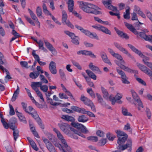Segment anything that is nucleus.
Wrapping results in <instances>:
<instances>
[{
  "mask_svg": "<svg viewBox=\"0 0 152 152\" xmlns=\"http://www.w3.org/2000/svg\"><path fill=\"white\" fill-rule=\"evenodd\" d=\"M122 113L125 116H132V115L130 113L128 112L127 110L124 107H122Z\"/></svg>",
  "mask_w": 152,
  "mask_h": 152,
  "instance_id": "nucleus-35",
  "label": "nucleus"
},
{
  "mask_svg": "<svg viewBox=\"0 0 152 152\" xmlns=\"http://www.w3.org/2000/svg\"><path fill=\"white\" fill-rule=\"evenodd\" d=\"M107 142V139L106 138H102L99 140L97 143V145L99 146H104Z\"/></svg>",
  "mask_w": 152,
  "mask_h": 152,
  "instance_id": "nucleus-31",
  "label": "nucleus"
},
{
  "mask_svg": "<svg viewBox=\"0 0 152 152\" xmlns=\"http://www.w3.org/2000/svg\"><path fill=\"white\" fill-rule=\"evenodd\" d=\"M73 80L77 86L81 90H83V88L81 84L79 82H77L76 80V79L75 78L73 79Z\"/></svg>",
  "mask_w": 152,
  "mask_h": 152,
  "instance_id": "nucleus-53",
  "label": "nucleus"
},
{
  "mask_svg": "<svg viewBox=\"0 0 152 152\" xmlns=\"http://www.w3.org/2000/svg\"><path fill=\"white\" fill-rule=\"evenodd\" d=\"M78 3L80 8L87 13L95 15L102 14L101 12L98 10H101V9L96 5L83 1H78Z\"/></svg>",
  "mask_w": 152,
  "mask_h": 152,
  "instance_id": "nucleus-1",
  "label": "nucleus"
},
{
  "mask_svg": "<svg viewBox=\"0 0 152 152\" xmlns=\"http://www.w3.org/2000/svg\"><path fill=\"white\" fill-rule=\"evenodd\" d=\"M106 137L110 141H113L115 137V135L113 134H110V132H108L106 134Z\"/></svg>",
  "mask_w": 152,
  "mask_h": 152,
  "instance_id": "nucleus-41",
  "label": "nucleus"
},
{
  "mask_svg": "<svg viewBox=\"0 0 152 152\" xmlns=\"http://www.w3.org/2000/svg\"><path fill=\"white\" fill-rule=\"evenodd\" d=\"M124 23L125 26L128 29L136 35H139L140 37L145 39L146 41H152V39H150L149 36L146 35L144 32H143L142 31L140 32L138 31L132 24L126 22H124Z\"/></svg>",
  "mask_w": 152,
  "mask_h": 152,
  "instance_id": "nucleus-4",
  "label": "nucleus"
},
{
  "mask_svg": "<svg viewBox=\"0 0 152 152\" xmlns=\"http://www.w3.org/2000/svg\"><path fill=\"white\" fill-rule=\"evenodd\" d=\"M42 85V83L41 82H33L31 86L32 89L37 93L39 91L37 87H40Z\"/></svg>",
  "mask_w": 152,
  "mask_h": 152,
  "instance_id": "nucleus-20",
  "label": "nucleus"
},
{
  "mask_svg": "<svg viewBox=\"0 0 152 152\" xmlns=\"http://www.w3.org/2000/svg\"><path fill=\"white\" fill-rule=\"evenodd\" d=\"M88 140L94 142H96L98 140V137L96 136H91L87 138Z\"/></svg>",
  "mask_w": 152,
  "mask_h": 152,
  "instance_id": "nucleus-38",
  "label": "nucleus"
},
{
  "mask_svg": "<svg viewBox=\"0 0 152 152\" xmlns=\"http://www.w3.org/2000/svg\"><path fill=\"white\" fill-rule=\"evenodd\" d=\"M80 100L83 102L86 105L91 107V110L93 112H96L95 106L92 101L87 97L84 96L83 95H82L80 98Z\"/></svg>",
  "mask_w": 152,
  "mask_h": 152,
  "instance_id": "nucleus-7",
  "label": "nucleus"
},
{
  "mask_svg": "<svg viewBox=\"0 0 152 152\" xmlns=\"http://www.w3.org/2000/svg\"><path fill=\"white\" fill-rule=\"evenodd\" d=\"M30 143L31 147L34 150L36 151L38 150V148L37 147L36 144L33 140L30 141Z\"/></svg>",
  "mask_w": 152,
  "mask_h": 152,
  "instance_id": "nucleus-42",
  "label": "nucleus"
},
{
  "mask_svg": "<svg viewBox=\"0 0 152 152\" xmlns=\"http://www.w3.org/2000/svg\"><path fill=\"white\" fill-rule=\"evenodd\" d=\"M86 72L89 76V77H90L94 80H96V76L91 71L89 70H86Z\"/></svg>",
  "mask_w": 152,
  "mask_h": 152,
  "instance_id": "nucleus-30",
  "label": "nucleus"
},
{
  "mask_svg": "<svg viewBox=\"0 0 152 152\" xmlns=\"http://www.w3.org/2000/svg\"><path fill=\"white\" fill-rule=\"evenodd\" d=\"M40 89L43 91V92H47L48 90V87L46 85L41 86H40Z\"/></svg>",
  "mask_w": 152,
  "mask_h": 152,
  "instance_id": "nucleus-56",
  "label": "nucleus"
},
{
  "mask_svg": "<svg viewBox=\"0 0 152 152\" xmlns=\"http://www.w3.org/2000/svg\"><path fill=\"white\" fill-rule=\"evenodd\" d=\"M20 64L22 67H24L27 69H28L29 67H31L30 66H28V63L26 61H21L20 62Z\"/></svg>",
  "mask_w": 152,
  "mask_h": 152,
  "instance_id": "nucleus-43",
  "label": "nucleus"
},
{
  "mask_svg": "<svg viewBox=\"0 0 152 152\" xmlns=\"http://www.w3.org/2000/svg\"><path fill=\"white\" fill-rule=\"evenodd\" d=\"M116 133L117 134V136L119 137H122L127 135L124 132L120 130H117L116 132Z\"/></svg>",
  "mask_w": 152,
  "mask_h": 152,
  "instance_id": "nucleus-48",
  "label": "nucleus"
},
{
  "mask_svg": "<svg viewBox=\"0 0 152 152\" xmlns=\"http://www.w3.org/2000/svg\"><path fill=\"white\" fill-rule=\"evenodd\" d=\"M115 63L120 66V68L124 70L125 71L127 72H128L132 73H135L136 74H138V71L137 70H133L129 68L127 66H126L123 65V63H121L120 64H119V62L117 60H115Z\"/></svg>",
  "mask_w": 152,
  "mask_h": 152,
  "instance_id": "nucleus-14",
  "label": "nucleus"
},
{
  "mask_svg": "<svg viewBox=\"0 0 152 152\" xmlns=\"http://www.w3.org/2000/svg\"><path fill=\"white\" fill-rule=\"evenodd\" d=\"M96 95L98 102L103 106H106L107 105L105 102L104 101L102 96L98 93H96Z\"/></svg>",
  "mask_w": 152,
  "mask_h": 152,
  "instance_id": "nucleus-23",
  "label": "nucleus"
},
{
  "mask_svg": "<svg viewBox=\"0 0 152 152\" xmlns=\"http://www.w3.org/2000/svg\"><path fill=\"white\" fill-rule=\"evenodd\" d=\"M121 61V63L123 64H125V62L123 60V58L118 53H116L113 56Z\"/></svg>",
  "mask_w": 152,
  "mask_h": 152,
  "instance_id": "nucleus-37",
  "label": "nucleus"
},
{
  "mask_svg": "<svg viewBox=\"0 0 152 152\" xmlns=\"http://www.w3.org/2000/svg\"><path fill=\"white\" fill-rule=\"evenodd\" d=\"M136 64L137 66L141 71L149 76L151 79L152 78V71L150 69L139 63H137Z\"/></svg>",
  "mask_w": 152,
  "mask_h": 152,
  "instance_id": "nucleus-8",
  "label": "nucleus"
},
{
  "mask_svg": "<svg viewBox=\"0 0 152 152\" xmlns=\"http://www.w3.org/2000/svg\"><path fill=\"white\" fill-rule=\"evenodd\" d=\"M113 44L116 48L119 50L124 53L127 55L130 58L134 61H135L136 60L134 57L132 56L130 53H129L127 50L123 48L120 44L116 42H114Z\"/></svg>",
  "mask_w": 152,
  "mask_h": 152,
  "instance_id": "nucleus-10",
  "label": "nucleus"
},
{
  "mask_svg": "<svg viewBox=\"0 0 152 152\" xmlns=\"http://www.w3.org/2000/svg\"><path fill=\"white\" fill-rule=\"evenodd\" d=\"M19 89L18 86H17V89L14 92L13 95L11 99L12 102H14L16 100L17 98L18 97V96L19 94Z\"/></svg>",
  "mask_w": 152,
  "mask_h": 152,
  "instance_id": "nucleus-26",
  "label": "nucleus"
},
{
  "mask_svg": "<svg viewBox=\"0 0 152 152\" xmlns=\"http://www.w3.org/2000/svg\"><path fill=\"white\" fill-rule=\"evenodd\" d=\"M17 115L21 121H26V118L23 115L22 113H20L18 114H17Z\"/></svg>",
  "mask_w": 152,
  "mask_h": 152,
  "instance_id": "nucleus-55",
  "label": "nucleus"
},
{
  "mask_svg": "<svg viewBox=\"0 0 152 152\" xmlns=\"http://www.w3.org/2000/svg\"><path fill=\"white\" fill-rule=\"evenodd\" d=\"M87 93L89 94L91 97L93 98H95L96 97L95 94L92 90V88H88L87 90Z\"/></svg>",
  "mask_w": 152,
  "mask_h": 152,
  "instance_id": "nucleus-40",
  "label": "nucleus"
},
{
  "mask_svg": "<svg viewBox=\"0 0 152 152\" xmlns=\"http://www.w3.org/2000/svg\"><path fill=\"white\" fill-rule=\"evenodd\" d=\"M67 16L66 13L64 11H62V22L64 24H66L69 27L72 29H74V26L69 20H66Z\"/></svg>",
  "mask_w": 152,
  "mask_h": 152,
  "instance_id": "nucleus-15",
  "label": "nucleus"
},
{
  "mask_svg": "<svg viewBox=\"0 0 152 152\" xmlns=\"http://www.w3.org/2000/svg\"><path fill=\"white\" fill-rule=\"evenodd\" d=\"M31 18L33 20H35V23H36L37 24L39 28H40V23L38 21L37 18L36 17V15L34 16V17Z\"/></svg>",
  "mask_w": 152,
  "mask_h": 152,
  "instance_id": "nucleus-62",
  "label": "nucleus"
},
{
  "mask_svg": "<svg viewBox=\"0 0 152 152\" xmlns=\"http://www.w3.org/2000/svg\"><path fill=\"white\" fill-rule=\"evenodd\" d=\"M127 45L133 52L143 58L142 61L144 63V64L148 67L149 66V65H150L151 64H152L151 62L146 61H149V58L145 56L141 53L140 51L138 50L132 45L128 44Z\"/></svg>",
  "mask_w": 152,
  "mask_h": 152,
  "instance_id": "nucleus-5",
  "label": "nucleus"
},
{
  "mask_svg": "<svg viewBox=\"0 0 152 152\" xmlns=\"http://www.w3.org/2000/svg\"><path fill=\"white\" fill-rule=\"evenodd\" d=\"M62 110L63 112L67 113H74V112L72 110L68 109L66 107L62 109Z\"/></svg>",
  "mask_w": 152,
  "mask_h": 152,
  "instance_id": "nucleus-57",
  "label": "nucleus"
},
{
  "mask_svg": "<svg viewBox=\"0 0 152 152\" xmlns=\"http://www.w3.org/2000/svg\"><path fill=\"white\" fill-rule=\"evenodd\" d=\"M99 31H101L102 32L109 35L111 34V32L107 28L103 26H100V28Z\"/></svg>",
  "mask_w": 152,
  "mask_h": 152,
  "instance_id": "nucleus-27",
  "label": "nucleus"
},
{
  "mask_svg": "<svg viewBox=\"0 0 152 152\" xmlns=\"http://www.w3.org/2000/svg\"><path fill=\"white\" fill-rule=\"evenodd\" d=\"M1 121L4 128L6 129H8L9 128V123L8 124L5 121L4 119L3 120H1Z\"/></svg>",
  "mask_w": 152,
  "mask_h": 152,
  "instance_id": "nucleus-54",
  "label": "nucleus"
},
{
  "mask_svg": "<svg viewBox=\"0 0 152 152\" xmlns=\"http://www.w3.org/2000/svg\"><path fill=\"white\" fill-rule=\"evenodd\" d=\"M101 91L103 94V97L104 98L107 99L109 97V94L107 90L103 87H101Z\"/></svg>",
  "mask_w": 152,
  "mask_h": 152,
  "instance_id": "nucleus-25",
  "label": "nucleus"
},
{
  "mask_svg": "<svg viewBox=\"0 0 152 152\" xmlns=\"http://www.w3.org/2000/svg\"><path fill=\"white\" fill-rule=\"evenodd\" d=\"M71 125L72 126L80 130L82 133L84 134H87L88 133L89 131L82 124L79 123L78 122H72Z\"/></svg>",
  "mask_w": 152,
  "mask_h": 152,
  "instance_id": "nucleus-9",
  "label": "nucleus"
},
{
  "mask_svg": "<svg viewBox=\"0 0 152 152\" xmlns=\"http://www.w3.org/2000/svg\"><path fill=\"white\" fill-rule=\"evenodd\" d=\"M71 131L76 134H77L83 138H86L85 136L82 133V132H80L74 128H71Z\"/></svg>",
  "mask_w": 152,
  "mask_h": 152,
  "instance_id": "nucleus-33",
  "label": "nucleus"
},
{
  "mask_svg": "<svg viewBox=\"0 0 152 152\" xmlns=\"http://www.w3.org/2000/svg\"><path fill=\"white\" fill-rule=\"evenodd\" d=\"M24 17L26 19V20H27V21L30 23L31 25L33 26H35V24L34 23V22H33L32 20L31 19L28 17L26 15H24Z\"/></svg>",
  "mask_w": 152,
  "mask_h": 152,
  "instance_id": "nucleus-45",
  "label": "nucleus"
},
{
  "mask_svg": "<svg viewBox=\"0 0 152 152\" xmlns=\"http://www.w3.org/2000/svg\"><path fill=\"white\" fill-rule=\"evenodd\" d=\"M46 135L47 136V137L49 140L53 142V140L54 138V136L52 134L50 133H47Z\"/></svg>",
  "mask_w": 152,
  "mask_h": 152,
  "instance_id": "nucleus-58",
  "label": "nucleus"
},
{
  "mask_svg": "<svg viewBox=\"0 0 152 152\" xmlns=\"http://www.w3.org/2000/svg\"><path fill=\"white\" fill-rule=\"evenodd\" d=\"M116 71L118 74L121 76V81L123 83L128 84L130 83L128 80V77L123 71L118 69H116Z\"/></svg>",
  "mask_w": 152,
  "mask_h": 152,
  "instance_id": "nucleus-12",
  "label": "nucleus"
},
{
  "mask_svg": "<svg viewBox=\"0 0 152 152\" xmlns=\"http://www.w3.org/2000/svg\"><path fill=\"white\" fill-rule=\"evenodd\" d=\"M59 96L61 99H67L68 97L65 94L62 93H60L59 94Z\"/></svg>",
  "mask_w": 152,
  "mask_h": 152,
  "instance_id": "nucleus-61",
  "label": "nucleus"
},
{
  "mask_svg": "<svg viewBox=\"0 0 152 152\" xmlns=\"http://www.w3.org/2000/svg\"><path fill=\"white\" fill-rule=\"evenodd\" d=\"M39 75V72H36L35 73L34 72H31L29 76L30 78L33 79H36Z\"/></svg>",
  "mask_w": 152,
  "mask_h": 152,
  "instance_id": "nucleus-34",
  "label": "nucleus"
},
{
  "mask_svg": "<svg viewBox=\"0 0 152 152\" xmlns=\"http://www.w3.org/2000/svg\"><path fill=\"white\" fill-rule=\"evenodd\" d=\"M96 134L97 135L101 137H104V133L101 130L97 131Z\"/></svg>",
  "mask_w": 152,
  "mask_h": 152,
  "instance_id": "nucleus-50",
  "label": "nucleus"
},
{
  "mask_svg": "<svg viewBox=\"0 0 152 152\" xmlns=\"http://www.w3.org/2000/svg\"><path fill=\"white\" fill-rule=\"evenodd\" d=\"M12 34L15 37L17 38H19L20 37V34L17 32V31L15 30L14 29H13L12 31Z\"/></svg>",
  "mask_w": 152,
  "mask_h": 152,
  "instance_id": "nucleus-63",
  "label": "nucleus"
},
{
  "mask_svg": "<svg viewBox=\"0 0 152 152\" xmlns=\"http://www.w3.org/2000/svg\"><path fill=\"white\" fill-rule=\"evenodd\" d=\"M77 121L80 122L85 123L88 120V118L84 115H79Z\"/></svg>",
  "mask_w": 152,
  "mask_h": 152,
  "instance_id": "nucleus-24",
  "label": "nucleus"
},
{
  "mask_svg": "<svg viewBox=\"0 0 152 152\" xmlns=\"http://www.w3.org/2000/svg\"><path fill=\"white\" fill-rule=\"evenodd\" d=\"M64 33L68 35L72 39V42L74 44L76 45H78L79 42L78 41L79 39L78 37L76 36L75 34L72 32H71L68 31H65Z\"/></svg>",
  "mask_w": 152,
  "mask_h": 152,
  "instance_id": "nucleus-13",
  "label": "nucleus"
},
{
  "mask_svg": "<svg viewBox=\"0 0 152 152\" xmlns=\"http://www.w3.org/2000/svg\"><path fill=\"white\" fill-rule=\"evenodd\" d=\"M36 14L39 17L42 16V9L39 6H38L36 9Z\"/></svg>",
  "mask_w": 152,
  "mask_h": 152,
  "instance_id": "nucleus-44",
  "label": "nucleus"
},
{
  "mask_svg": "<svg viewBox=\"0 0 152 152\" xmlns=\"http://www.w3.org/2000/svg\"><path fill=\"white\" fill-rule=\"evenodd\" d=\"M47 102L50 103L51 105L56 106L59 105L61 103L59 102H53V101L51 98H50V97H47Z\"/></svg>",
  "mask_w": 152,
  "mask_h": 152,
  "instance_id": "nucleus-28",
  "label": "nucleus"
},
{
  "mask_svg": "<svg viewBox=\"0 0 152 152\" xmlns=\"http://www.w3.org/2000/svg\"><path fill=\"white\" fill-rule=\"evenodd\" d=\"M17 122V119L15 117L11 118L9 121V124L10 128L12 130H13L14 128H16L17 126L15 125V124Z\"/></svg>",
  "mask_w": 152,
  "mask_h": 152,
  "instance_id": "nucleus-18",
  "label": "nucleus"
},
{
  "mask_svg": "<svg viewBox=\"0 0 152 152\" xmlns=\"http://www.w3.org/2000/svg\"><path fill=\"white\" fill-rule=\"evenodd\" d=\"M43 11L44 13L47 15H51V13L48 10L45 4H43L42 5Z\"/></svg>",
  "mask_w": 152,
  "mask_h": 152,
  "instance_id": "nucleus-39",
  "label": "nucleus"
},
{
  "mask_svg": "<svg viewBox=\"0 0 152 152\" xmlns=\"http://www.w3.org/2000/svg\"><path fill=\"white\" fill-rule=\"evenodd\" d=\"M13 131V136L15 141H16L17 138L19 136V131L16 128H14V129L12 130Z\"/></svg>",
  "mask_w": 152,
  "mask_h": 152,
  "instance_id": "nucleus-32",
  "label": "nucleus"
},
{
  "mask_svg": "<svg viewBox=\"0 0 152 152\" xmlns=\"http://www.w3.org/2000/svg\"><path fill=\"white\" fill-rule=\"evenodd\" d=\"M107 8L108 9L112 10L113 11H116L117 10V8L116 7L113 6L112 5L108 6Z\"/></svg>",
  "mask_w": 152,
  "mask_h": 152,
  "instance_id": "nucleus-60",
  "label": "nucleus"
},
{
  "mask_svg": "<svg viewBox=\"0 0 152 152\" xmlns=\"http://www.w3.org/2000/svg\"><path fill=\"white\" fill-rule=\"evenodd\" d=\"M35 50H33L32 51V54L34 56L35 61H37L38 62L40 60V58L39 56L35 53Z\"/></svg>",
  "mask_w": 152,
  "mask_h": 152,
  "instance_id": "nucleus-47",
  "label": "nucleus"
},
{
  "mask_svg": "<svg viewBox=\"0 0 152 152\" xmlns=\"http://www.w3.org/2000/svg\"><path fill=\"white\" fill-rule=\"evenodd\" d=\"M131 92L134 99L138 103V105L142 108H143L142 103L135 91L134 90H131Z\"/></svg>",
  "mask_w": 152,
  "mask_h": 152,
  "instance_id": "nucleus-16",
  "label": "nucleus"
},
{
  "mask_svg": "<svg viewBox=\"0 0 152 152\" xmlns=\"http://www.w3.org/2000/svg\"><path fill=\"white\" fill-rule=\"evenodd\" d=\"M59 72L61 78L63 80H65L66 79V76L63 70L60 69L59 70Z\"/></svg>",
  "mask_w": 152,
  "mask_h": 152,
  "instance_id": "nucleus-49",
  "label": "nucleus"
},
{
  "mask_svg": "<svg viewBox=\"0 0 152 152\" xmlns=\"http://www.w3.org/2000/svg\"><path fill=\"white\" fill-rule=\"evenodd\" d=\"M56 67V63L53 61H51L49 65V69H50L52 68L53 67Z\"/></svg>",
  "mask_w": 152,
  "mask_h": 152,
  "instance_id": "nucleus-64",
  "label": "nucleus"
},
{
  "mask_svg": "<svg viewBox=\"0 0 152 152\" xmlns=\"http://www.w3.org/2000/svg\"><path fill=\"white\" fill-rule=\"evenodd\" d=\"M9 106L10 108L9 112L10 115H14L15 114V112L13 106L10 104H9Z\"/></svg>",
  "mask_w": 152,
  "mask_h": 152,
  "instance_id": "nucleus-51",
  "label": "nucleus"
},
{
  "mask_svg": "<svg viewBox=\"0 0 152 152\" xmlns=\"http://www.w3.org/2000/svg\"><path fill=\"white\" fill-rule=\"evenodd\" d=\"M75 27L77 29L80 30L82 33L89 37L91 38H94L99 40V37L96 33L93 34L88 30L85 29L82 27L77 25H75Z\"/></svg>",
  "mask_w": 152,
  "mask_h": 152,
  "instance_id": "nucleus-6",
  "label": "nucleus"
},
{
  "mask_svg": "<svg viewBox=\"0 0 152 152\" xmlns=\"http://www.w3.org/2000/svg\"><path fill=\"white\" fill-rule=\"evenodd\" d=\"M37 94L38 96L39 97L40 99H42V102H44L45 103V100L43 98V95L42 93L40 91H39L37 93Z\"/></svg>",
  "mask_w": 152,
  "mask_h": 152,
  "instance_id": "nucleus-59",
  "label": "nucleus"
},
{
  "mask_svg": "<svg viewBox=\"0 0 152 152\" xmlns=\"http://www.w3.org/2000/svg\"><path fill=\"white\" fill-rule=\"evenodd\" d=\"M71 61L73 65L79 69H82V67L78 63L72 60H71Z\"/></svg>",
  "mask_w": 152,
  "mask_h": 152,
  "instance_id": "nucleus-46",
  "label": "nucleus"
},
{
  "mask_svg": "<svg viewBox=\"0 0 152 152\" xmlns=\"http://www.w3.org/2000/svg\"><path fill=\"white\" fill-rule=\"evenodd\" d=\"M46 147L50 152H57L54 146L52 143H50L49 145H47Z\"/></svg>",
  "mask_w": 152,
  "mask_h": 152,
  "instance_id": "nucleus-36",
  "label": "nucleus"
},
{
  "mask_svg": "<svg viewBox=\"0 0 152 152\" xmlns=\"http://www.w3.org/2000/svg\"><path fill=\"white\" fill-rule=\"evenodd\" d=\"M71 109L73 111L79 113L80 110V108L76 106H73L71 107Z\"/></svg>",
  "mask_w": 152,
  "mask_h": 152,
  "instance_id": "nucleus-52",
  "label": "nucleus"
},
{
  "mask_svg": "<svg viewBox=\"0 0 152 152\" xmlns=\"http://www.w3.org/2000/svg\"><path fill=\"white\" fill-rule=\"evenodd\" d=\"M114 29L116 31L117 34L118 36L120 37L125 39H129V37L127 34L123 31L119 30L116 27H115Z\"/></svg>",
  "mask_w": 152,
  "mask_h": 152,
  "instance_id": "nucleus-17",
  "label": "nucleus"
},
{
  "mask_svg": "<svg viewBox=\"0 0 152 152\" xmlns=\"http://www.w3.org/2000/svg\"><path fill=\"white\" fill-rule=\"evenodd\" d=\"M44 42L46 47L52 53H56V50L50 42L47 41H45Z\"/></svg>",
  "mask_w": 152,
  "mask_h": 152,
  "instance_id": "nucleus-21",
  "label": "nucleus"
},
{
  "mask_svg": "<svg viewBox=\"0 0 152 152\" xmlns=\"http://www.w3.org/2000/svg\"><path fill=\"white\" fill-rule=\"evenodd\" d=\"M89 68L93 71H97L99 72V73H101V72L99 69L98 67L93 65L92 63H90L89 65Z\"/></svg>",
  "mask_w": 152,
  "mask_h": 152,
  "instance_id": "nucleus-29",
  "label": "nucleus"
},
{
  "mask_svg": "<svg viewBox=\"0 0 152 152\" xmlns=\"http://www.w3.org/2000/svg\"><path fill=\"white\" fill-rule=\"evenodd\" d=\"M60 129L65 133L69 134L71 133V128H73L70 126L68 124L62 123L61 124H58Z\"/></svg>",
  "mask_w": 152,
  "mask_h": 152,
  "instance_id": "nucleus-11",
  "label": "nucleus"
},
{
  "mask_svg": "<svg viewBox=\"0 0 152 152\" xmlns=\"http://www.w3.org/2000/svg\"><path fill=\"white\" fill-rule=\"evenodd\" d=\"M118 138L117 140V143L118 145L117 146V148L120 150L123 151L127 148H129L128 151H131L132 145V142L131 140L128 139L125 145H123L127 140L128 135H127L122 137L118 136Z\"/></svg>",
  "mask_w": 152,
  "mask_h": 152,
  "instance_id": "nucleus-3",
  "label": "nucleus"
},
{
  "mask_svg": "<svg viewBox=\"0 0 152 152\" xmlns=\"http://www.w3.org/2000/svg\"><path fill=\"white\" fill-rule=\"evenodd\" d=\"M61 118L68 122H73L75 121V118L72 116H70L67 115H62L61 117Z\"/></svg>",
  "mask_w": 152,
  "mask_h": 152,
  "instance_id": "nucleus-22",
  "label": "nucleus"
},
{
  "mask_svg": "<svg viewBox=\"0 0 152 152\" xmlns=\"http://www.w3.org/2000/svg\"><path fill=\"white\" fill-rule=\"evenodd\" d=\"M100 55L102 61L105 63L111 65L112 64L110 60L108 59L106 53L104 52H102L100 53Z\"/></svg>",
  "mask_w": 152,
  "mask_h": 152,
  "instance_id": "nucleus-19",
  "label": "nucleus"
},
{
  "mask_svg": "<svg viewBox=\"0 0 152 152\" xmlns=\"http://www.w3.org/2000/svg\"><path fill=\"white\" fill-rule=\"evenodd\" d=\"M21 104L24 110L29 115H31L35 120L37 121L38 124L40 126L41 128L43 129L45 128L44 125L42 124V121L41 119L39 117L37 112L31 106H29L28 109L30 112L28 111L26 109L27 104L24 102H22Z\"/></svg>",
  "mask_w": 152,
  "mask_h": 152,
  "instance_id": "nucleus-2",
  "label": "nucleus"
}]
</instances>
